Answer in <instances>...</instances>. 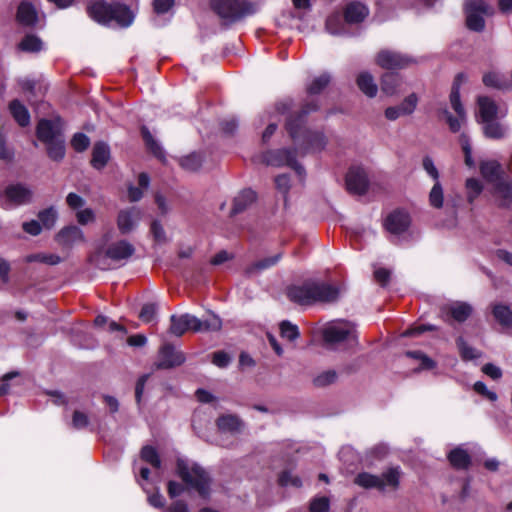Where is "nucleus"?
<instances>
[{
	"label": "nucleus",
	"mask_w": 512,
	"mask_h": 512,
	"mask_svg": "<svg viewBox=\"0 0 512 512\" xmlns=\"http://www.w3.org/2000/svg\"><path fill=\"white\" fill-rule=\"evenodd\" d=\"M318 105L312 100L307 102L299 115L290 117L286 123V129L294 143L293 149L271 150L264 154L263 160L270 166H289L295 170L300 178L304 180L305 169L297 162L298 157L307 154H314L322 151L327 140L323 133L310 131L303 127L304 117L312 111H316Z\"/></svg>",
	"instance_id": "obj_1"
},
{
	"label": "nucleus",
	"mask_w": 512,
	"mask_h": 512,
	"mask_svg": "<svg viewBox=\"0 0 512 512\" xmlns=\"http://www.w3.org/2000/svg\"><path fill=\"white\" fill-rule=\"evenodd\" d=\"M478 111L476 118L482 126L486 138L500 140L507 136L508 126L501 121L506 112L499 108L496 102L488 96H480L477 100Z\"/></svg>",
	"instance_id": "obj_2"
},
{
	"label": "nucleus",
	"mask_w": 512,
	"mask_h": 512,
	"mask_svg": "<svg viewBox=\"0 0 512 512\" xmlns=\"http://www.w3.org/2000/svg\"><path fill=\"white\" fill-rule=\"evenodd\" d=\"M339 296V289L325 282H306L299 286H292L288 290V297L299 305H310L315 302H332Z\"/></svg>",
	"instance_id": "obj_3"
},
{
	"label": "nucleus",
	"mask_w": 512,
	"mask_h": 512,
	"mask_svg": "<svg viewBox=\"0 0 512 512\" xmlns=\"http://www.w3.org/2000/svg\"><path fill=\"white\" fill-rule=\"evenodd\" d=\"M87 11L93 20L103 25L115 23L121 27H128L134 20L132 11L118 3L108 4L104 1H97L88 6Z\"/></svg>",
	"instance_id": "obj_4"
},
{
	"label": "nucleus",
	"mask_w": 512,
	"mask_h": 512,
	"mask_svg": "<svg viewBox=\"0 0 512 512\" xmlns=\"http://www.w3.org/2000/svg\"><path fill=\"white\" fill-rule=\"evenodd\" d=\"M170 332L175 336H182L187 331L203 332L218 331L222 327L221 319L215 314H209L201 320L194 315L185 313L171 316Z\"/></svg>",
	"instance_id": "obj_5"
},
{
	"label": "nucleus",
	"mask_w": 512,
	"mask_h": 512,
	"mask_svg": "<svg viewBox=\"0 0 512 512\" xmlns=\"http://www.w3.org/2000/svg\"><path fill=\"white\" fill-rule=\"evenodd\" d=\"M177 473L186 485L196 490L200 496L206 497L209 494L210 477L198 464L178 459Z\"/></svg>",
	"instance_id": "obj_6"
},
{
	"label": "nucleus",
	"mask_w": 512,
	"mask_h": 512,
	"mask_svg": "<svg viewBox=\"0 0 512 512\" xmlns=\"http://www.w3.org/2000/svg\"><path fill=\"white\" fill-rule=\"evenodd\" d=\"M401 470L399 467H391L380 476L368 472L359 473L354 483L364 489H377L381 492L396 490L400 483Z\"/></svg>",
	"instance_id": "obj_7"
},
{
	"label": "nucleus",
	"mask_w": 512,
	"mask_h": 512,
	"mask_svg": "<svg viewBox=\"0 0 512 512\" xmlns=\"http://www.w3.org/2000/svg\"><path fill=\"white\" fill-rule=\"evenodd\" d=\"M213 10L227 23H233L239 19L255 13V6L246 0H212Z\"/></svg>",
	"instance_id": "obj_8"
},
{
	"label": "nucleus",
	"mask_w": 512,
	"mask_h": 512,
	"mask_svg": "<svg viewBox=\"0 0 512 512\" xmlns=\"http://www.w3.org/2000/svg\"><path fill=\"white\" fill-rule=\"evenodd\" d=\"M322 334L324 341L331 347H335L340 343H346L349 346L357 344L355 325L348 321H333L326 325Z\"/></svg>",
	"instance_id": "obj_9"
},
{
	"label": "nucleus",
	"mask_w": 512,
	"mask_h": 512,
	"mask_svg": "<svg viewBox=\"0 0 512 512\" xmlns=\"http://www.w3.org/2000/svg\"><path fill=\"white\" fill-rule=\"evenodd\" d=\"M465 77L463 74H458L457 77L454 80V83L452 85L451 93H450V104L452 109L456 112L457 117H453L452 114L447 110L444 109L442 111L443 115L445 116V119L449 125V128L452 132L456 133L458 132L462 125L467 120L466 111L460 101V86L462 82L464 81Z\"/></svg>",
	"instance_id": "obj_10"
},
{
	"label": "nucleus",
	"mask_w": 512,
	"mask_h": 512,
	"mask_svg": "<svg viewBox=\"0 0 512 512\" xmlns=\"http://www.w3.org/2000/svg\"><path fill=\"white\" fill-rule=\"evenodd\" d=\"M468 29L482 32L485 28V16L493 14V8L483 0H467L464 4Z\"/></svg>",
	"instance_id": "obj_11"
},
{
	"label": "nucleus",
	"mask_w": 512,
	"mask_h": 512,
	"mask_svg": "<svg viewBox=\"0 0 512 512\" xmlns=\"http://www.w3.org/2000/svg\"><path fill=\"white\" fill-rule=\"evenodd\" d=\"M32 196V190L28 186L21 183L10 184L0 191V206L5 210H11L29 204Z\"/></svg>",
	"instance_id": "obj_12"
},
{
	"label": "nucleus",
	"mask_w": 512,
	"mask_h": 512,
	"mask_svg": "<svg viewBox=\"0 0 512 512\" xmlns=\"http://www.w3.org/2000/svg\"><path fill=\"white\" fill-rule=\"evenodd\" d=\"M134 252L135 248L130 242L124 239L118 240L107 245L103 251H99L95 262L99 268L105 270L108 269L109 266L103 263L100 259L101 253H103L105 258L114 263H124L134 254Z\"/></svg>",
	"instance_id": "obj_13"
},
{
	"label": "nucleus",
	"mask_w": 512,
	"mask_h": 512,
	"mask_svg": "<svg viewBox=\"0 0 512 512\" xmlns=\"http://www.w3.org/2000/svg\"><path fill=\"white\" fill-rule=\"evenodd\" d=\"M142 218V211L138 207L122 209L117 215V228L122 235L133 232Z\"/></svg>",
	"instance_id": "obj_14"
},
{
	"label": "nucleus",
	"mask_w": 512,
	"mask_h": 512,
	"mask_svg": "<svg viewBox=\"0 0 512 512\" xmlns=\"http://www.w3.org/2000/svg\"><path fill=\"white\" fill-rule=\"evenodd\" d=\"M410 216L405 211L397 210L390 213L385 221V229L394 236L404 234L410 226Z\"/></svg>",
	"instance_id": "obj_15"
},
{
	"label": "nucleus",
	"mask_w": 512,
	"mask_h": 512,
	"mask_svg": "<svg viewBox=\"0 0 512 512\" xmlns=\"http://www.w3.org/2000/svg\"><path fill=\"white\" fill-rule=\"evenodd\" d=\"M346 185L351 193L359 195L365 193L368 187L366 171L359 166L351 167L346 176Z\"/></svg>",
	"instance_id": "obj_16"
},
{
	"label": "nucleus",
	"mask_w": 512,
	"mask_h": 512,
	"mask_svg": "<svg viewBox=\"0 0 512 512\" xmlns=\"http://www.w3.org/2000/svg\"><path fill=\"white\" fill-rule=\"evenodd\" d=\"M409 62L410 58L391 50H381L376 56V63L388 70L403 68Z\"/></svg>",
	"instance_id": "obj_17"
},
{
	"label": "nucleus",
	"mask_w": 512,
	"mask_h": 512,
	"mask_svg": "<svg viewBox=\"0 0 512 512\" xmlns=\"http://www.w3.org/2000/svg\"><path fill=\"white\" fill-rule=\"evenodd\" d=\"M36 134L38 139L44 143H50L51 141L61 137L60 119H41L38 122Z\"/></svg>",
	"instance_id": "obj_18"
},
{
	"label": "nucleus",
	"mask_w": 512,
	"mask_h": 512,
	"mask_svg": "<svg viewBox=\"0 0 512 512\" xmlns=\"http://www.w3.org/2000/svg\"><path fill=\"white\" fill-rule=\"evenodd\" d=\"M185 361L184 354L176 350L172 345L165 344L162 346L159 352V361L157 363L158 368H172L179 366Z\"/></svg>",
	"instance_id": "obj_19"
},
{
	"label": "nucleus",
	"mask_w": 512,
	"mask_h": 512,
	"mask_svg": "<svg viewBox=\"0 0 512 512\" xmlns=\"http://www.w3.org/2000/svg\"><path fill=\"white\" fill-rule=\"evenodd\" d=\"M56 241L63 247H72L85 242V236L81 228L70 225L62 228L56 235Z\"/></svg>",
	"instance_id": "obj_20"
},
{
	"label": "nucleus",
	"mask_w": 512,
	"mask_h": 512,
	"mask_svg": "<svg viewBox=\"0 0 512 512\" xmlns=\"http://www.w3.org/2000/svg\"><path fill=\"white\" fill-rule=\"evenodd\" d=\"M217 427L222 433L237 434L243 429V422L234 414H224L218 417L216 421Z\"/></svg>",
	"instance_id": "obj_21"
},
{
	"label": "nucleus",
	"mask_w": 512,
	"mask_h": 512,
	"mask_svg": "<svg viewBox=\"0 0 512 512\" xmlns=\"http://www.w3.org/2000/svg\"><path fill=\"white\" fill-rule=\"evenodd\" d=\"M480 172L482 176L493 185H495L497 182L504 180L502 178V166L495 160H488L482 162L480 165Z\"/></svg>",
	"instance_id": "obj_22"
},
{
	"label": "nucleus",
	"mask_w": 512,
	"mask_h": 512,
	"mask_svg": "<svg viewBox=\"0 0 512 512\" xmlns=\"http://www.w3.org/2000/svg\"><path fill=\"white\" fill-rule=\"evenodd\" d=\"M493 195L502 207H508L512 204V183L502 180L494 185Z\"/></svg>",
	"instance_id": "obj_23"
},
{
	"label": "nucleus",
	"mask_w": 512,
	"mask_h": 512,
	"mask_svg": "<svg viewBox=\"0 0 512 512\" xmlns=\"http://www.w3.org/2000/svg\"><path fill=\"white\" fill-rule=\"evenodd\" d=\"M368 13V8L365 5L359 2H351L345 9V21L349 24L362 22L368 16Z\"/></svg>",
	"instance_id": "obj_24"
},
{
	"label": "nucleus",
	"mask_w": 512,
	"mask_h": 512,
	"mask_svg": "<svg viewBox=\"0 0 512 512\" xmlns=\"http://www.w3.org/2000/svg\"><path fill=\"white\" fill-rule=\"evenodd\" d=\"M110 159V148L104 142H97L92 150L91 165L95 169H102Z\"/></svg>",
	"instance_id": "obj_25"
},
{
	"label": "nucleus",
	"mask_w": 512,
	"mask_h": 512,
	"mask_svg": "<svg viewBox=\"0 0 512 512\" xmlns=\"http://www.w3.org/2000/svg\"><path fill=\"white\" fill-rule=\"evenodd\" d=\"M256 200V193L251 189L242 190L235 198L231 214L235 215L243 212Z\"/></svg>",
	"instance_id": "obj_26"
},
{
	"label": "nucleus",
	"mask_w": 512,
	"mask_h": 512,
	"mask_svg": "<svg viewBox=\"0 0 512 512\" xmlns=\"http://www.w3.org/2000/svg\"><path fill=\"white\" fill-rule=\"evenodd\" d=\"M17 20L25 26H32L37 22V12L33 5L22 2L17 11Z\"/></svg>",
	"instance_id": "obj_27"
},
{
	"label": "nucleus",
	"mask_w": 512,
	"mask_h": 512,
	"mask_svg": "<svg viewBox=\"0 0 512 512\" xmlns=\"http://www.w3.org/2000/svg\"><path fill=\"white\" fill-rule=\"evenodd\" d=\"M9 110L15 121L22 127L29 125L30 114L28 109L17 99L9 104Z\"/></svg>",
	"instance_id": "obj_28"
},
{
	"label": "nucleus",
	"mask_w": 512,
	"mask_h": 512,
	"mask_svg": "<svg viewBox=\"0 0 512 512\" xmlns=\"http://www.w3.org/2000/svg\"><path fill=\"white\" fill-rule=\"evenodd\" d=\"M357 85L366 96L370 98L376 96L378 88L373 76L368 72H363L358 75Z\"/></svg>",
	"instance_id": "obj_29"
},
{
	"label": "nucleus",
	"mask_w": 512,
	"mask_h": 512,
	"mask_svg": "<svg viewBox=\"0 0 512 512\" xmlns=\"http://www.w3.org/2000/svg\"><path fill=\"white\" fill-rule=\"evenodd\" d=\"M448 459L451 465L457 469H466L471 462L469 454L461 447L451 450Z\"/></svg>",
	"instance_id": "obj_30"
},
{
	"label": "nucleus",
	"mask_w": 512,
	"mask_h": 512,
	"mask_svg": "<svg viewBox=\"0 0 512 512\" xmlns=\"http://www.w3.org/2000/svg\"><path fill=\"white\" fill-rule=\"evenodd\" d=\"M452 318L457 322H464L471 315L473 308L466 302H455L448 307Z\"/></svg>",
	"instance_id": "obj_31"
},
{
	"label": "nucleus",
	"mask_w": 512,
	"mask_h": 512,
	"mask_svg": "<svg viewBox=\"0 0 512 512\" xmlns=\"http://www.w3.org/2000/svg\"><path fill=\"white\" fill-rule=\"evenodd\" d=\"M495 320L503 327H512V310L504 304H495L492 308Z\"/></svg>",
	"instance_id": "obj_32"
},
{
	"label": "nucleus",
	"mask_w": 512,
	"mask_h": 512,
	"mask_svg": "<svg viewBox=\"0 0 512 512\" xmlns=\"http://www.w3.org/2000/svg\"><path fill=\"white\" fill-rule=\"evenodd\" d=\"M483 83L487 87L506 89L511 86V81L497 72H490L483 76Z\"/></svg>",
	"instance_id": "obj_33"
},
{
	"label": "nucleus",
	"mask_w": 512,
	"mask_h": 512,
	"mask_svg": "<svg viewBox=\"0 0 512 512\" xmlns=\"http://www.w3.org/2000/svg\"><path fill=\"white\" fill-rule=\"evenodd\" d=\"M399 84L400 78L396 73L388 72L382 76L381 89L387 95L395 94Z\"/></svg>",
	"instance_id": "obj_34"
},
{
	"label": "nucleus",
	"mask_w": 512,
	"mask_h": 512,
	"mask_svg": "<svg viewBox=\"0 0 512 512\" xmlns=\"http://www.w3.org/2000/svg\"><path fill=\"white\" fill-rule=\"evenodd\" d=\"M47 144L48 155L51 159L59 161L65 156V145L62 137H59Z\"/></svg>",
	"instance_id": "obj_35"
},
{
	"label": "nucleus",
	"mask_w": 512,
	"mask_h": 512,
	"mask_svg": "<svg viewBox=\"0 0 512 512\" xmlns=\"http://www.w3.org/2000/svg\"><path fill=\"white\" fill-rule=\"evenodd\" d=\"M203 159L200 154L193 152L179 160L180 166L187 171H197L202 165Z\"/></svg>",
	"instance_id": "obj_36"
},
{
	"label": "nucleus",
	"mask_w": 512,
	"mask_h": 512,
	"mask_svg": "<svg viewBox=\"0 0 512 512\" xmlns=\"http://www.w3.org/2000/svg\"><path fill=\"white\" fill-rule=\"evenodd\" d=\"M326 30L331 35H342L344 33V24L340 14L335 13L327 18Z\"/></svg>",
	"instance_id": "obj_37"
},
{
	"label": "nucleus",
	"mask_w": 512,
	"mask_h": 512,
	"mask_svg": "<svg viewBox=\"0 0 512 512\" xmlns=\"http://www.w3.org/2000/svg\"><path fill=\"white\" fill-rule=\"evenodd\" d=\"M281 257L282 254L278 253L276 255L260 259L251 265V267L248 269V272L252 273L254 271H262L270 267H273L280 261Z\"/></svg>",
	"instance_id": "obj_38"
},
{
	"label": "nucleus",
	"mask_w": 512,
	"mask_h": 512,
	"mask_svg": "<svg viewBox=\"0 0 512 512\" xmlns=\"http://www.w3.org/2000/svg\"><path fill=\"white\" fill-rule=\"evenodd\" d=\"M444 192L440 181L434 183L429 193V203L432 207L439 209L443 207Z\"/></svg>",
	"instance_id": "obj_39"
},
{
	"label": "nucleus",
	"mask_w": 512,
	"mask_h": 512,
	"mask_svg": "<svg viewBox=\"0 0 512 512\" xmlns=\"http://www.w3.org/2000/svg\"><path fill=\"white\" fill-rule=\"evenodd\" d=\"M19 48L25 52H38L42 49V41L35 35H26L19 43Z\"/></svg>",
	"instance_id": "obj_40"
},
{
	"label": "nucleus",
	"mask_w": 512,
	"mask_h": 512,
	"mask_svg": "<svg viewBox=\"0 0 512 512\" xmlns=\"http://www.w3.org/2000/svg\"><path fill=\"white\" fill-rule=\"evenodd\" d=\"M457 346L463 360H474L481 356L480 352L469 346L462 337L457 339Z\"/></svg>",
	"instance_id": "obj_41"
},
{
	"label": "nucleus",
	"mask_w": 512,
	"mask_h": 512,
	"mask_svg": "<svg viewBox=\"0 0 512 512\" xmlns=\"http://www.w3.org/2000/svg\"><path fill=\"white\" fill-rule=\"evenodd\" d=\"M142 136L148 149L158 158H164V151L147 128H142Z\"/></svg>",
	"instance_id": "obj_42"
},
{
	"label": "nucleus",
	"mask_w": 512,
	"mask_h": 512,
	"mask_svg": "<svg viewBox=\"0 0 512 512\" xmlns=\"http://www.w3.org/2000/svg\"><path fill=\"white\" fill-rule=\"evenodd\" d=\"M330 79V75L327 73H323L320 76L314 78L307 88L309 95L312 96L319 94L329 84Z\"/></svg>",
	"instance_id": "obj_43"
},
{
	"label": "nucleus",
	"mask_w": 512,
	"mask_h": 512,
	"mask_svg": "<svg viewBox=\"0 0 512 512\" xmlns=\"http://www.w3.org/2000/svg\"><path fill=\"white\" fill-rule=\"evenodd\" d=\"M141 458L152 467L159 469L161 460L155 448L152 446H144L141 450Z\"/></svg>",
	"instance_id": "obj_44"
},
{
	"label": "nucleus",
	"mask_w": 512,
	"mask_h": 512,
	"mask_svg": "<svg viewBox=\"0 0 512 512\" xmlns=\"http://www.w3.org/2000/svg\"><path fill=\"white\" fill-rule=\"evenodd\" d=\"M467 200L473 203L474 200L481 194L483 186L476 178H469L466 180Z\"/></svg>",
	"instance_id": "obj_45"
},
{
	"label": "nucleus",
	"mask_w": 512,
	"mask_h": 512,
	"mask_svg": "<svg viewBox=\"0 0 512 512\" xmlns=\"http://www.w3.org/2000/svg\"><path fill=\"white\" fill-rule=\"evenodd\" d=\"M459 141H460V144H461L462 151L464 153L465 164L469 168L475 167V161H474V159L472 157V147H471V144H470L469 137L466 134L463 133V134L460 135Z\"/></svg>",
	"instance_id": "obj_46"
},
{
	"label": "nucleus",
	"mask_w": 512,
	"mask_h": 512,
	"mask_svg": "<svg viewBox=\"0 0 512 512\" xmlns=\"http://www.w3.org/2000/svg\"><path fill=\"white\" fill-rule=\"evenodd\" d=\"M406 355L410 358L416 359L420 361V368L422 370L433 369L436 366L435 361L429 358L427 355L422 353L421 351H408Z\"/></svg>",
	"instance_id": "obj_47"
},
{
	"label": "nucleus",
	"mask_w": 512,
	"mask_h": 512,
	"mask_svg": "<svg viewBox=\"0 0 512 512\" xmlns=\"http://www.w3.org/2000/svg\"><path fill=\"white\" fill-rule=\"evenodd\" d=\"M278 481L279 484L284 487L292 486L299 488L302 486L301 479L298 476L293 475L290 470L283 471L280 474Z\"/></svg>",
	"instance_id": "obj_48"
},
{
	"label": "nucleus",
	"mask_w": 512,
	"mask_h": 512,
	"mask_svg": "<svg viewBox=\"0 0 512 512\" xmlns=\"http://www.w3.org/2000/svg\"><path fill=\"white\" fill-rule=\"evenodd\" d=\"M330 509V500L325 496L314 497L310 501V512H328Z\"/></svg>",
	"instance_id": "obj_49"
},
{
	"label": "nucleus",
	"mask_w": 512,
	"mask_h": 512,
	"mask_svg": "<svg viewBox=\"0 0 512 512\" xmlns=\"http://www.w3.org/2000/svg\"><path fill=\"white\" fill-rule=\"evenodd\" d=\"M275 187L277 191L283 195L284 203L287 204V195L290 190V178L287 174L278 175L275 178Z\"/></svg>",
	"instance_id": "obj_50"
},
{
	"label": "nucleus",
	"mask_w": 512,
	"mask_h": 512,
	"mask_svg": "<svg viewBox=\"0 0 512 512\" xmlns=\"http://www.w3.org/2000/svg\"><path fill=\"white\" fill-rule=\"evenodd\" d=\"M280 332L281 336L289 341H294L299 337L298 327L289 321H283L280 324Z\"/></svg>",
	"instance_id": "obj_51"
},
{
	"label": "nucleus",
	"mask_w": 512,
	"mask_h": 512,
	"mask_svg": "<svg viewBox=\"0 0 512 512\" xmlns=\"http://www.w3.org/2000/svg\"><path fill=\"white\" fill-rule=\"evenodd\" d=\"M38 217L43 226L50 229L54 226L57 220V212L51 207L39 212Z\"/></svg>",
	"instance_id": "obj_52"
},
{
	"label": "nucleus",
	"mask_w": 512,
	"mask_h": 512,
	"mask_svg": "<svg viewBox=\"0 0 512 512\" xmlns=\"http://www.w3.org/2000/svg\"><path fill=\"white\" fill-rule=\"evenodd\" d=\"M336 378V372L334 370H328L315 377L314 384L318 387H324L335 382Z\"/></svg>",
	"instance_id": "obj_53"
},
{
	"label": "nucleus",
	"mask_w": 512,
	"mask_h": 512,
	"mask_svg": "<svg viewBox=\"0 0 512 512\" xmlns=\"http://www.w3.org/2000/svg\"><path fill=\"white\" fill-rule=\"evenodd\" d=\"M89 144L90 139L84 133H76L71 140V145L77 152H83Z\"/></svg>",
	"instance_id": "obj_54"
},
{
	"label": "nucleus",
	"mask_w": 512,
	"mask_h": 512,
	"mask_svg": "<svg viewBox=\"0 0 512 512\" xmlns=\"http://www.w3.org/2000/svg\"><path fill=\"white\" fill-rule=\"evenodd\" d=\"M417 103H418V98H417L416 94H414V93L410 94L400 104L402 113H404L405 115L412 114L417 106Z\"/></svg>",
	"instance_id": "obj_55"
},
{
	"label": "nucleus",
	"mask_w": 512,
	"mask_h": 512,
	"mask_svg": "<svg viewBox=\"0 0 512 512\" xmlns=\"http://www.w3.org/2000/svg\"><path fill=\"white\" fill-rule=\"evenodd\" d=\"M473 389L475 390V392L484 396L485 398H487L488 400H490L492 402L496 401L498 398L497 394L495 392L489 390L487 388V386L485 385V383H483L481 381L475 382L473 385Z\"/></svg>",
	"instance_id": "obj_56"
},
{
	"label": "nucleus",
	"mask_w": 512,
	"mask_h": 512,
	"mask_svg": "<svg viewBox=\"0 0 512 512\" xmlns=\"http://www.w3.org/2000/svg\"><path fill=\"white\" fill-rule=\"evenodd\" d=\"M156 312H157L156 305L152 304V303H148L142 307L139 317L142 321L149 323L154 319Z\"/></svg>",
	"instance_id": "obj_57"
},
{
	"label": "nucleus",
	"mask_w": 512,
	"mask_h": 512,
	"mask_svg": "<svg viewBox=\"0 0 512 512\" xmlns=\"http://www.w3.org/2000/svg\"><path fill=\"white\" fill-rule=\"evenodd\" d=\"M423 169L426 171V173L435 181H439V171L436 168L433 160L431 157L426 156L423 159Z\"/></svg>",
	"instance_id": "obj_58"
},
{
	"label": "nucleus",
	"mask_w": 512,
	"mask_h": 512,
	"mask_svg": "<svg viewBox=\"0 0 512 512\" xmlns=\"http://www.w3.org/2000/svg\"><path fill=\"white\" fill-rule=\"evenodd\" d=\"M29 261L36 260L49 265H57L61 262V258L56 254H38L29 257Z\"/></svg>",
	"instance_id": "obj_59"
},
{
	"label": "nucleus",
	"mask_w": 512,
	"mask_h": 512,
	"mask_svg": "<svg viewBox=\"0 0 512 512\" xmlns=\"http://www.w3.org/2000/svg\"><path fill=\"white\" fill-rule=\"evenodd\" d=\"M151 233L156 242L163 243L166 241L165 231L159 221L155 220L152 222Z\"/></svg>",
	"instance_id": "obj_60"
},
{
	"label": "nucleus",
	"mask_w": 512,
	"mask_h": 512,
	"mask_svg": "<svg viewBox=\"0 0 512 512\" xmlns=\"http://www.w3.org/2000/svg\"><path fill=\"white\" fill-rule=\"evenodd\" d=\"M76 218L80 224L86 225L89 222H92L94 220L95 216H94V212L92 209L86 208L83 210H79L76 213Z\"/></svg>",
	"instance_id": "obj_61"
},
{
	"label": "nucleus",
	"mask_w": 512,
	"mask_h": 512,
	"mask_svg": "<svg viewBox=\"0 0 512 512\" xmlns=\"http://www.w3.org/2000/svg\"><path fill=\"white\" fill-rule=\"evenodd\" d=\"M212 363L220 368H224L230 363V357L227 353L218 351L213 354Z\"/></svg>",
	"instance_id": "obj_62"
},
{
	"label": "nucleus",
	"mask_w": 512,
	"mask_h": 512,
	"mask_svg": "<svg viewBox=\"0 0 512 512\" xmlns=\"http://www.w3.org/2000/svg\"><path fill=\"white\" fill-rule=\"evenodd\" d=\"M66 202L71 209H79L85 204V200L76 193H69Z\"/></svg>",
	"instance_id": "obj_63"
},
{
	"label": "nucleus",
	"mask_w": 512,
	"mask_h": 512,
	"mask_svg": "<svg viewBox=\"0 0 512 512\" xmlns=\"http://www.w3.org/2000/svg\"><path fill=\"white\" fill-rule=\"evenodd\" d=\"M23 230L30 234V235H33V236H37L41 233L42 231V228H41V225L38 221L36 220H31L29 222H24L23 225Z\"/></svg>",
	"instance_id": "obj_64"
}]
</instances>
